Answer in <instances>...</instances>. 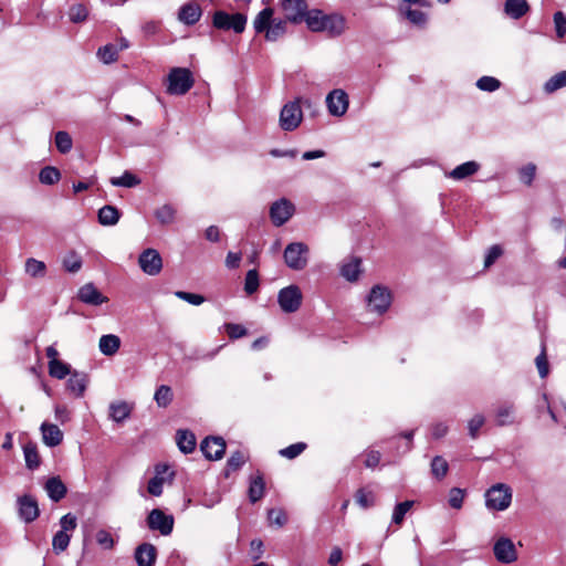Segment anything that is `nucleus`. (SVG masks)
<instances>
[{"mask_svg": "<svg viewBox=\"0 0 566 566\" xmlns=\"http://www.w3.org/2000/svg\"><path fill=\"white\" fill-rule=\"evenodd\" d=\"M195 84V78L189 69L172 67L167 76V93L170 95H185Z\"/></svg>", "mask_w": 566, "mask_h": 566, "instance_id": "f257e3e1", "label": "nucleus"}, {"mask_svg": "<svg viewBox=\"0 0 566 566\" xmlns=\"http://www.w3.org/2000/svg\"><path fill=\"white\" fill-rule=\"evenodd\" d=\"M310 248L304 242H291L283 252L286 266L293 271H302L308 264Z\"/></svg>", "mask_w": 566, "mask_h": 566, "instance_id": "f03ea898", "label": "nucleus"}, {"mask_svg": "<svg viewBox=\"0 0 566 566\" xmlns=\"http://www.w3.org/2000/svg\"><path fill=\"white\" fill-rule=\"evenodd\" d=\"M511 502L512 489L504 483L494 484L485 492V505L491 511H504Z\"/></svg>", "mask_w": 566, "mask_h": 566, "instance_id": "7ed1b4c3", "label": "nucleus"}, {"mask_svg": "<svg viewBox=\"0 0 566 566\" xmlns=\"http://www.w3.org/2000/svg\"><path fill=\"white\" fill-rule=\"evenodd\" d=\"M301 98H296L286 103L280 113V127L285 132L295 130L303 119V113L301 108Z\"/></svg>", "mask_w": 566, "mask_h": 566, "instance_id": "20e7f679", "label": "nucleus"}, {"mask_svg": "<svg viewBox=\"0 0 566 566\" xmlns=\"http://www.w3.org/2000/svg\"><path fill=\"white\" fill-rule=\"evenodd\" d=\"M212 24L219 30H233L235 33H242L247 25V15L240 12L230 14L219 10L213 13Z\"/></svg>", "mask_w": 566, "mask_h": 566, "instance_id": "39448f33", "label": "nucleus"}, {"mask_svg": "<svg viewBox=\"0 0 566 566\" xmlns=\"http://www.w3.org/2000/svg\"><path fill=\"white\" fill-rule=\"evenodd\" d=\"M302 292L297 285H289L280 290L277 294V303L284 313L296 312L302 304Z\"/></svg>", "mask_w": 566, "mask_h": 566, "instance_id": "423d86ee", "label": "nucleus"}, {"mask_svg": "<svg viewBox=\"0 0 566 566\" xmlns=\"http://www.w3.org/2000/svg\"><path fill=\"white\" fill-rule=\"evenodd\" d=\"M172 515L166 514L160 509H154L147 516V525L151 531H158L161 535H170L174 530Z\"/></svg>", "mask_w": 566, "mask_h": 566, "instance_id": "0eeeda50", "label": "nucleus"}, {"mask_svg": "<svg viewBox=\"0 0 566 566\" xmlns=\"http://www.w3.org/2000/svg\"><path fill=\"white\" fill-rule=\"evenodd\" d=\"M295 207L286 198L274 201L270 207V218L275 227H282L294 214Z\"/></svg>", "mask_w": 566, "mask_h": 566, "instance_id": "6e6552de", "label": "nucleus"}, {"mask_svg": "<svg viewBox=\"0 0 566 566\" xmlns=\"http://www.w3.org/2000/svg\"><path fill=\"white\" fill-rule=\"evenodd\" d=\"M391 304V294L387 287L376 285L368 295V307L378 314L385 313Z\"/></svg>", "mask_w": 566, "mask_h": 566, "instance_id": "1a4fd4ad", "label": "nucleus"}, {"mask_svg": "<svg viewBox=\"0 0 566 566\" xmlns=\"http://www.w3.org/2000/svg\"><path fill=\"white\" fill-rule=\"evenodd\" d=\"M18 514L24 523L34 522L40 515L38 501L34 496L24 494L18 497Z\"/></svg>", "mask_w": 566, "mask_h": 566, "instance_id": "9d476101", "label": "nucleus"}, {"mask_svg": "<svg viewBox=\"0 0 566 566\" xmlns=\"http://www.w3.org/2000/svg\"><path fill=\"white\" fill-rule=\"evenodd\" d=\"M140 269L148 275H157L163 269V259L155 249H146L138 258Z\"/></svg>", "mask_w": 566, "mask_h": 566, "instance_id": "9b49d317", "label": "nucleus"}, {"mask_svg": "<svg viewBox=\"0 0 566 566\" xmlns=\"http://www.w3.org/2000/svg\"><path fill=\"white\" fill-rule=\"evenodd\" d=\"M348 103V95L340 88L333 90L326 96L327 109L331 115L336 117L343 116L347 112Z\"/></svg>", "mask_w": 566, "mask_h": 566, "instance_id": "f8f14e48", "label": "nucleus"}, {"mask_svg": "<svg viewBox=\"0 0 566 566\" xmlns=\"http://www.w3.org/2000/svg\"><path fill=\"white\" fill-rule=\"evenodd\" d=\"M495 558L503 564H511L517 559L514 543L509 537H500L493 547Z\"/></svg>", "mask_w": 566, "mask_h": 566, "instance_id": "ddd939ff", "label": "nucleus"}, {"mask_svg": "<svg viewBox=\"0 0 566 566\" xmlns=\"http://www.w3.org/2000/svg\"><path fill=\"white\" fill-rule=\"evenodd\" d=\"M494 420L497 427H509L517 423L516 407L513 402L504 401L494 409Z\"/></svg>", "mask_w": 566, "mask_h": 566, "instance_id": "4468645a", "label": "nucleus"}, {"mask_svg": "<svg viewBox=\"0 0 566 566\" xmlns=\"http://www.w3.org/2000/svg\"><path fill=\"white\" fill-rule=\"evenodd\" d=\"M287 21L300 23L304 20L307 10L306 0H280Z\"/></svg>", "mask_w": 566, "mask_h": 566, "instance_id": "2eb2a0df", "label": "nucleus"}, {"mask_svg": "<svg viewBox=\"0 0 566 566\" xmlns=\"http://www.w3.org/2000/svg\"><path fill=\"white\" fill-rule=\"evenodd\" d=\"M226 441L221 437H207L201 442V451L209 460H219L226 452Z\"/></svg>", "mask_w": 566, "mask_h": 566, "instance_id": "dca6fc26", "label": "nucleus"}, {"mask_svg": "<svg viewBox=\"0 0 566 566\" xmlns=\"http://www.w3.org/2000/svg\"><path fill=\"white\" fill-rule=\"evenodd\" d=\"M77 298L92 306H98L106 303L108 298L104 296L93 283H86L80 287Z\"/></svg>", "mask_w": 566, "mask_h": 566, "instance_id": "f3484780", "label": "nucleus"}, {"mask_svg": "<svg viewBox=\"0 0 566 566\" xmlns=\"http://www.w3.org/2000/svg\"><path fill=\"white\" fill-rule=\"evenodd\" d=\"M202 15V10L196 0H191L180 7L178 20L186 25L196 24Z\"/></svg>", "mask_w": 566, "mask_h": 566, "instance_id": "a211bd4d", "label": "nucleus"}, {"mask_svg": "<svg viewBox=\"0 0 566 566\" xmlns=\"http://www.w3.org/2000/svg\"><path fill=\"white\" fill-rule=\"evenodd\" d=\"M346 29V20L343 15L333 13L326 14L322 32H327L329 36H339Z\"/></svg>", "mask_w": 566, "mask_h": 566, "instance_id": "6ab92c4d", "label": "nucleus"}, {"mask_svg": "<svg viewBox=\"0 0 566 566\" xmlns=\"http://www.w3.org/2000/svg\"><path fill=\"white\" fill-rule=\"evenodd\" d=\"M88 384V376L85 373L74 370L70 374L66 387L76 397H82Z\"/></svg>", "mask_w": 566, "mask_h": 566, "instance_id": "aec40b11", "label": "nucleus"}, {"mask_svg": "<svg viewBox=\"0 0 566 566\" xmlns=\"http://www.w3.org/2000/svg\"><path fill=\"white\" fill-rule=\"evenodd\" d=\"M44 490L53 502H60L67 492L66 485L60 476L49 478L45 482Z\"/></svg>", "mask_w": 566, "mask_h": 566, "instance_id": "412c9836", "label": "nucleus"}, {"mask_svg": "<svg viewBox=\"0 0 566 566\" xmlns=\"http://www.w3.org/2000/svg\"><path fill=\"white\" fill-rule=\"evenodd\" d=\"M41 432H42L43 442L48 447H51V448L56 447L63 440V432L60 430V428L56 424L43 422L41 424Z\"/></svg>", "mask_w": 566, "mask_h": 566, "instance_id": "4be33fe9", "label": "nucleus"}, {"mask_svg": "<svg viewBox=\"0 0 566 566\" xmlns=\"http://www.w3.org/2000/svg\"><path fill=\"white\" fill-rule=\"evenodd\" d=\"M135 559L138 566H154L156 548L149 543L140 544L135 551Z\"/></svg>", "mask_w": 566, "mask_h": 566, "instance_id": "5701e85b", "label": "nucleus"}, {"mask_svg": "<svg viewBox=\"0 0 566 566\" xmlns=\"http://www.w3.org/2000/svg\"><path fill=\"white\" fill-rule=\"evenodd\" d=\"M479 169L480 164L471 160L457 166L454 169L448 172L447 176L453 180H462L476 174Z\"/></svg>", "mask_w": 566, "mask_h": 566, "instance_id": "b1692460", "label": "nucleus"}, {"mask_svg": "<svg viewBox=\"0 0 566 566\" xmlns=\"http://www.w3.org/2000/svg\"><path fill=\"white\" fill-rule=\"evenodd\" d=\"M528 10L530 6L526 0H505L504 11L514 20L521 19Z\"/></svg>", "mask_w": 566, "mask_h": 566, "instance_id": "393cba45", "label": "nucleus"}, {"mask_svg": "<svg viewBox=\"0 0 566 566\" xmlns=\"http://www.w3.org/2000/svg\"><path fill=\"white\" fill-rule=\"evenodd\" d=\"M168 465L158 464L156 465V474L148 482L147 491L154 495L159 496L163 494V484L165 481L164 474L168 471Z\"/></svg>", "mask_w": 566, "mask_h": 566, "instance_id": "a878e982", "label": "nucleus"}, {"mask_svg": "<svg viewBox=\"0 0 566 566\" xmlns=\"http://www.w3.org/2000/svg\"><path fill=\"white\" fill-rule=\"evenodd\" d=\"M120 347V338L114 334H106L99 338L98 348L105 356L115 355Z\"/></svg>", "mask_w": 566, "mask_h": 566, "instance_id": "bb28decb", "label": "nucleus"}, {"mask_svg": "<svg viewBox=\"0 0 566 566\" xmlns=\"http://www.w3.org/2000/svg\"><path fill=\"white\" fill-rule=\"evenodd\" d=\"M176 441L179 450L184 453H191L196 448V437L189 430L179 429L176 433Z\"/></svg>", "mask_w": 566, "mask_h": 566, "instance_id": "cd10ccee", "label": "nucleus"}, {"mask_svg": "<svg viewBox=\"0 0 566 566\" xmlns=\"http://www.w3.org/2000/svg\"><path fill=\"white\" fill-rule=\"evenodd\" d=\"M273 19V9L271 8H264L261 10L258 15L255 17L253 21V27L256 33H265L266 30L270 28Z\"/></svg>", "mask_w": 566, "mask_h": 566, "instance_id": "c85d7f7f", "label": "nucleus"}, {"mask_svg": "<svg viewBox=\"0 0 566 566\" xmlns=\"http://www.w3.org/2000/svg\"><path fill=\"white\" fill-rule=\"evenodd\" d=\"M265 483L263 475L258 473L254 478L250 480L249 486V500L251 503H255L260 501L264 495Z\"/></svg>", "mask_w": 566, "mask_h": 566, "instance_id": "c756f323", "label": "nucleus"}, {"mask_svg": "<svg viewBox=\"0 0 566 566\" xmlns=\"http://www.w3.org/2000/svg\"><path fill=\"white\" fill-rule=\"evenodd\" d=\"M119 217L120 212L114 206L106 205L98 210V222L102 226H115Z\"/></svg>", "mask_w": 566, "mask_h": 566, "instance_id": "7c9ffc66", "label": "nucleus"}, {"mask_svg": "<svg viewBox=\"0 0 566 566\" xmlns=\"http://www.w3.org/2000/svg\"><path fill=\"white\" fill-rule=\"evenodd\" d=\"M326 14L318 9L306 10L305 18L303 21L306 22L307 28L313 32H322L324 19Z\"/></svg>", "mask_w": 566, "mask_h": 566, "instance_id": "2f4dec72", "label": "nucleus"}, {"mask_svg": "<svg viewBox=\"0 0 566 566\" xmlns=\"http://www.w3.org/2000/svg\"><path fill=\"white\" fill-rule=\"evenodd\" d=\"M24 270L28 275L33 279H42L46 274V265L43 261H39L34 258H29L25 261Z\"/></svg>", "mask_w": 566, "mask_h": 566, "instance_id": "473e14b6", "label": "nucleus"}, {"mask_svg": "<svg viewBox=\"0 0 566 566\" xmlns=\"http://www.w3.org/2000/svg\"><path fill=\"white\" fill-rule=\"evenodd\" d=\"M360 273V259L352 258L348 262L344 263L340 269V274L347 281H356Z\"/></svg>", "mask_w": 566, "mask_h": 566, "instance_id": "72a5a7b5", "label": "nucleus"}, {"mask_svg": "<svg viewBox=\"0 0 566 566\" xmlns=\"http://www.w3.org/2000/svg\"><path fill=\"white\" fill-rule=\"evenodd\" d=\"M25 465L29 470H35L40 465V457L38 453L36 444L29 442L23 447Z\"/></svg>", "mask_w": 566, "mask_h": 566, "instance_id": "f704fd0d", "label": "nucleus"}, {"mask_svg": "<svg viewBox=\"0 0 566 566\" xmlns=\"http://www.w3.org/2000/svg\"><path fill=\"white\" fill-rule=\"evenodd\" d=\"M130 407L127 402L124 401L114 402L109 406V417L116 422H122L127 419L130 415Z\"/></svg>", "mask_w": 566, "mask_h": 566, "instance_id": "c9c22d12", "label": "nucleus"}, {"mask_svg": "<svg viewBox=\"0 0 566 566\" xmlns=\"http://www.w3.org/2000/svg\"><path fill=\"white\" fill-rule=\"evenodd\" d=\"M71 366L62 360H49V374L56 379H64L70 375Z\"/></svg>", "mask_w": 566, "mask_h": 566, "instance_id": "e433bc0d", "label": "nucleus"}, {"mask_svg": "<svg viewBox=\"0 0 566 566\" xmlns=\"http://www.w3.org/2000/svg\"><path fill=\"white\" fill-rule=\"evenodd\" d=\"M172 397L171 388L167 385H160L155 391L154 400L158 407L166 408L172 401Z\"/></svg>", "mask_w": 566, "mask_h": 566, "instance_id": "4c0bfd02", "label": "nucleus"}, {"mask_svg": "<svg viewBox=\"0 0 566 566\" xmlns=\"http://www.w3.org/2000/svg\"><path fill=\"white\" fill-rule=\"evenodd\" d=\"M61 179V172L56 167L45 166L40 170L39 180L43 185H54Z\"/></svg>", "mask_w": 566, "mask_h": 566, "instance_id": "58836bf2", "label": "nucleus"}, {"mask_svg": "<svg viewBox=\"0 0 566 566\" xmlns=\"http://www.w3.org/2000/svg\"><path fill=\"white\" fill-rule=\"evenodd\" d=\"M286 33V21L285 20H276L272 22L270 28L265 32V39L268 41H276L282 38Z\"/></svg>", "mask_w": 566, "mask_h": 566, "instance_id": "ea45409f", "label": "nucleus"}, {"mask_svg": "<svg viewBox=\"0 0 566 566\" xmlns=\"http://www.w3.org/2000/svg\"><path fill=\"white\" fill-rule=\"evenodd\" d=\"M566 86V71H562L553 75L544 84V91L547 94H552L557 90Z\"/></svg>", "mask_w": 566, "mask_h": 566, "instance_id": "a19ab883", "label": "nucleus"}, {"mask_svg": "<svg viewBox=\"0 0 566 566\" xmlns=\"http://www.w3.org/2000/svg\"><path fill=\"white\" fill-rule=\"evenodd\" d=\"M55 146L61 154H67L73 147V140L67 132L59 130L55 134Z\"/></svg>", "mask_w": 566, "mask_h": 566, "instance_id": "79ce46f5", "label": "nucleus"}, {"mask_svg": "<svg viewBox=\"0 0 566 566\" xmlns=\"http://www.w3.org/2000/svg\"><path fill=\"white\" fill-rule=\"evenodd\" d=\"M70 541H71L70 534L65 533L64 531L56 532L52 539V547H53L54 553L59 555V554L63 553L64 551H66V548L70 545Z\"/></svg>", "mask_w": 566, "mask_h": 566, "instance_id": "37998d69", "label": "nucleus"}, {"mask_svg": "<svg viewBox=\"0 0 566 566\" xmlns=\"http://www.w3.org/2000/svg\"><path fill=\"white\" fill-rule=\"evenodd\" d=\"M449 470L448 462L440 455H436L431 461V473L432 475L438 479L442 480Z\"/></svg>", "mask_w": 566, "mask_h": 566, "instance_id": "c03bdc74", "label": "nucleus"}, {"mask_svg": "<svg viewBox=\"0 0 566 566\" xmlns=\"http://www.w3.org/2000/svg\"><path fill=\"white\" fill-rule=\"evenodd\" d=\"M97 56L105 64H111L118 59V49L113 44H106L98 49Z\"/></svg>", "mask_w": 566, "mask_h": 566, "instance_id": "a18cd8bd", "label": "nucleus"}, {"mask_svg": "<svg viewBox=\"0 0 566 566\" xmlns=\"http://www.w3.org/2000/svg\"><path fill=\"white\" fill-rule=\"evenodd\" d=\"M140 180L129 171H125L120 177H113L111 184L116 187L132 188L137 186Z\"/></svg>", "mask_w": 566, "mask_h": 566, "instance_id": "49530a36", "label": "nucleus"}, {"mask_svg": "<svg viewBox=\"0 0 566 566\" xmlns=\"http://www.w3.org/2000/svg\"><path fill=\"white\" fill-rule=\"evenodd\" d=\"M155 216L163 224H169L175 220L176 209L171 205H164L156 210Z\"/></svg>", "mask_w": 566, "mask_h": 566, "instance_id": "de8ad7c7", "label": "nucleus"}, {"mask_svg": "<svg viewBox=\"0 0 566 566\" xmlns=\"http://www.w3.org/2000/svg\"><path fill=\"white\" fill-rule=\"evenodd\" d=\"M412 505L413 501H405L398 503L392 512V523L400 525L403 522L406 514L412 507Z\"/></svg>", "mask_w": 566, "mask_h": 566, "instance_id": "09e8293b", "label": "nucleus"}, {"mask_svg": "<svg viewBox=\"0 0 566 566\" xmlns=\"http://www.w3.org/2000/svg\"><path fill=\"white\" fill-rule=\"evenodd\" d=\"M485 423V417L482 413H475L469 421H468V430L469 436L471 439H476L479 437L480 429Z\"/></svg>", "mask_w": 566, "mask_h": 566, "instance_id": "8fccbe9b", "label": "nucleus"}, {"mask_svg": "<svg viewBox=\"0 0 566 566\" xmlns=\"http://www.w3.org/2000/svg\"><path fill=\"white\" fill-rule=\"evenodd\" d=\"M259 273L255 269L249 270L244 280V291L248 295L255 293L259 289Z\"/></svg>", "mask_w": 566, "mask_h": 566, "instance_id": "3c124183", "label": "nucleus"}, {"mask_svg": "<svg viewBox=\"0 0 566 566\" xmlns=\"http://www.w3.org/2000/svg\"><path fill=\"white\" fill-rule=\"evenodd\" d=\"M501 82L493 76H482L476 81V87L484 92H494L500 88Z\"/></svg>", "mask_w": 566, "mask_h": 566, "instance_id": "603ef678", "label": "nucleus"}, {"mask_svg": "<svg viewBox=\"0 0 566 566\" xmlns=\"http://www.w3.org/2000/svg\"><path fill=\"white\" fill-rule=\"evenodd\" d=\"M268 520L271 525L282 527L287 523V515L282 509H270L268 511Z\"/></svg>", "mask_w": 566, "mask_h": 566, "instance_id": "864d4df0", "label": "nucleus"}, {"mask_svg": "<svg viewBox=\"0 0 566 566\" xmlns=\"http://www.w3.org/2000/svg\"><path fill=\"white\" fill-rule=\"evenodd\" d=\"M305 442H297L293 443L284 449H281L279 451L280 455L286 459H295L298 457L305 449H306Z\"/></svg>", "mask_w": 566, "mask_h": 566, "instance_id": "5fc2aeb1", "label": "nucleus"}, {"mask_svg": "<svg viewBox=\"0 0 566 566\" xmlns=\"http://www.w3.org/2000/svg\"><path fill=\"white\" fill-rule=\"evenodd\" d=\"M248 457L240 450L231 453L227 461V469L231 471L239 470L247 461Z\"/></svg>", "mask_w": 566, "mask_h": 566, "instance_id": "6e6d98bb", "label": "nucleus"}, {"mask_svg": "<svg viewBox=\"0 0 566 566\" xmlns=\"http://www.w3.org/2000/svg\"><path fill=\"white\" fill-rule=\"evenodd\" d=\"M63 266L67 272L76 273L82 268V259L75 252H71L64 260Z\"/></svg>", "mask_w": 566, "mask_h": 566, "instance_id": "4d7b16f0", "label": "nucleus"}, {"mask_svg": "<svg viewBox=\"0 0 566 566\" xmlns=\"http://www.w3.org/2000/svg\"><path fill=\"white\" fill-rule=\"evenodd\" d=\"M88 10L83 4H74L70 8L69 17L74 23H80L86 20Z\"/></svg>", "mask_w": 566, "mask_h": 566, "instance_id": "13d9d810", "label": "nucleus"}, {"mask_svg": "<svg viewBox=\"0 0 566 566\" xmlns=\"http://www.w3.org/2000/svg\"><path fill=\"white\" fill-rule=\"evenodd\" d=\"M535 364H536L539 377L541 378L547 377V375L549 373V366H548L546 349H545L544 345L542 346V352L535 358Z\"/></svg>", "mask_w": 566, "mask_h": 566, "instance_id": "bf43d9fd", "label": "nucleus"}, {"mask_svg": "<svg viewBox=\"0 0 566 566\" xmlns=\"http://www.w3.org/2000/svg\"><path fill=\"white\" fill-rule=\"evenodd\" d=\"M464 494V490L452 488L449 492V505L452 509L460 510L463 505Z\"/></svg>", "mask_w": 566, "mask_h": 566, "instance_id": "052dcab7", "label": "nucleus"}, {"mask_svg": "<svg viewBox=\"0 0 566 566\" xmlns=\"http://www.w3.org/2000/svg\"><path fill=\"white\" fill-rule=\"evenodd\" d=\"M536 174V166L534 164H527L526 166L522 167L518 171L520 179L525 185L530 186L535 177Z\"/></svg>", "mask_w": 566, "mask_h": 566, "instance_id": "680f3d73", "label": "nucleus"}, {"mask_svg": "<svg viewBox=\"0 0 566 566\" xmlns=\"http://www.w3.org/2000/svg\"><path fill=\"white\" fill-rule=\"evenodd\" d=\"M554 23L557 38H564L566 35V15L562 11L554 13Z\"/></svg>", "mask_w": 566, "mask_h": 566, "instance_id": "e2e57ef3", "label": "nucleus"}, {"mask_svg": "<svg viewBox=\"0 0 566 566\" xmlns=\"http://www.w3.org/2000/svg\"><path fill=\"white\" fill-rule=\"evenodd\" d=\"M407 19L415 25L422 27L427 22L426 14L417 9H408L406 11Z\"/></svg>", "mask_w": 566, "mask_h": 566, "instance_id": "0e129e2a", "label": "nucleus"}, {"mask_svg": "<svg viewBox=\"0 0 566 566\" xmlns=\"http://www.w3.org/2000/svg\"><path fill=\"white\" fill-rule=\"evenodd\" d=\"M175 295L182 300V301H186L188 302L189 304H192V305H201L203 302H205V297L200 294H195V293H189V292H184V291H177L175 292Z\"/></svg>", "mask_w": 566, "mask_h": 566, "instance_id": "69168bd1", "label": "nucleus"}, {"mask_svg": "<svg viewBox=\"0 0 566 566\" xmlns=\"http://www.w3.org/2000/svg\"><path fill=\"white\" fill-rule=\"evenodd\" d=\"M96 542L99 546H102L103 548L105 549H111L113 548L115 542L111 535V533H108L107 531L105 530H99L97 533H96Z\"/></svg>", "mask_w": 566, "mask_h": 566, "instance_id": "338daca9", "label": "nucleus"}, {"mask_svg": "<svg viewBox=\"0 0 566 566\" xmlns=\"http://www.w3.org/2000/svg\"><path fill=\"white\" fill-rule=\"evenodd\" d=\"M60 531H64L65 533L73 532L77 526L76 516L71 513L63 515L60 520Z\"/></svg>", "mask_w": 566, "mask_h": 566, "instance_id": "774afa93", "label": "nucleus"}]
</instances>
